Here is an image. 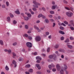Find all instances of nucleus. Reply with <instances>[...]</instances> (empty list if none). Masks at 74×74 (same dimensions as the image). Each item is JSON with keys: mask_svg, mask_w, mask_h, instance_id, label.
I'll return each mask as SVG.
<instances>
[{"mask_svg": "<svg viewBox=\"0 0 74 74\" xmlns=\"http://www.w3.org/2000/svg\"><path fill=\"white\" fill-rule=\"evenodd\" d=\"M66 14L67 16L70 18L73 16V13L70 11H69L68 12H66Z\"/></svg>", "mask_w": 74, "mask_h": 74, "instance_id": "nucleus-1", "label": "nucleus"}, {"mask_svg": "<svg viewBox=\"0 0 74 74\" xmlns=\"http://www.w3.org/2000/svg\"><path fill=\"white\" fill-rule=\"evenodd\" d=\"M35 40L36 41H40L41 40V37L40 36H36L35 38Z\"/></svg>", "mask_w": 74, "mask_h": 74, "instance_id": "nucleus-2", "label": "nucleus"}, {"mask_svg": "<svg viewBox=\"0 0 74 74\" xmlns=\"http://www.w3.org/2000/svg\"><path fill=\"white\" fill-rule=\"evenodd\" d=\"M36 67H37L38 70H41V66L40 65L38 64H35Z\"/></svg>", "mask_w": 74, "mask_h": 74, "instance_id": "nucleus-3", "label": "nucleus"}, {"mask_svg": "<svg viewBox=\"0 0 74 74\" xmlns=\"http://www.w3.org/2000/svg\"><path fill=\"white\" fill-rule=\"evenodd\" d=\"M49 70L52 69V67H55V65L53 64H52L51 65H49L48 66Z\"/></svg>", "mask_w": 74, "mask_h": 74, "instance_id": "nucleus-4", "label": "nucleus"}, {"mask_svg": "<svg viewBox=\"0 0 74 74\" xmlns=\"http://www.w3.org/2000/svg\"><path fill=\"white\" fill-rule=\"evenodd\" d=\"M56 67L57 70L58 71H60V64H56Z\"/></svg>", "mask_w": 74, "mask_h": 74, "instance_id": "nucleus-5", "label": "nucleus"}, {"mask_svg": "<svg viewBox=\"0 0 74 74\" xmlns=\"http://www.w3.org/2000/svg\"><path fill=\"white\" fill-rule=\"evenodd\" d=\"M26 45L29 48H31L32 47V44L30 42H27L26 43Z\"/></svg>", "mask_w": 74, "mask_h": 74, "instance_id": "nucleus-6", "label": "nucleus"}, {"mask_svg": "<svg viewBox=\"0 0 74 74\" xmlns=\"http://www.w3.org/2000/svg\"><path fill=\"white\" fill-rule=\"evenodd\" d=\"M58 25H59V26H62V25H63V26H64L65 27L66 26V25L63 23H61L59 21H58Z\"/></svg>", "mask_w": 74, "mask_h": 74, "instance_id": "nucleus-7", "label": "nucleus"}, {"mask_svg": "<svg viewBox=\"0 0 74 74\" xmlns=\"http://www.w3.org/2000/svg\"><path fill=\"white\" fill-rule=\"evenodd\" d=\"M56 54H53L52 55H50L49 56V59H53V57L54 56H56Z\"/></svg>", "mask_w": 74, "mask_h": 74, "instance_id": "nucleus-8", "label": "nucleus"}, {"mask_svg": "<svg viewBox=\"0 0 74 74\" xmlns=\"http://www.w3.org/2000/svg\"><path fill=\"white\" fill-rule=\"evenodd\" d=\"M25 14H26V15H27L28 17H29V18H30V17H32V14L30 13L26 12L25 13Z\"/></svg>", "mask_w": 74, "mask_h": 74, "instance_id": "nucleus-9", "label": "nucleus"}, {"mask_svg": "<svg viewBox=\"0 0 74 74\" xmlns=\"http://www.w3.org/2000/svg\"><path fill=\"white\" fill-rule=\"evenodd\" d=\"M65 8L66 10H67L71 11H73V8H71V9H70V8L67 7H65Z\"/></svg>", "mask_w": 74, "mask_h": 74, "instance_id": "nucleus-10", "label": "nucleus"}, {"mask_svg": "<svg viewBox=\"0 0 74 74\" xmlns=\"http://www.w3.org/2000/svg\"><path fill=\"white\" fill-rule=\"evenodd\" d=\"M14 12L15 14H16L18 15H19V14H20V12H19V9H17L15 11H14Z\"/></svg>", "mask_w": 74, "mask_h": 74, "instance_id": "nucleus-11", "label": "nucleus"}, {"mask_svg": "<svg viewBox=\"0 0 74 74\" xmlns=\"http://www.w3.org/2000/svg\"><path fill=\"white\" fill-rule=\"evenodd\" d=\"M6 20L7 22H10L11 21V18H10V17L9 16L7 17Z\"/></svg>", "mask_w": 74, "mask_h": 74, "instance_id": "nucleus-12", "label": "nucleus"}, {"mask_svg": "<svg viewBox=\"0 0 74 74\" xmlns=\"http://www.w3.org/2000/svg\"><path fill=\"white\" fill-rule=\"evenodd\" d=\"M36 60H42V58H41L39 56H38L36 57Z\"/></svg>", "mask_w": 74, "mask_h": 74, "instance_id": "nucleus-13", "label": "nucleus"}, {"mask_svg": "<svg viewBox=\"0 0 74 74\" xmlns=\"http://www.w3.org/2000/svg\"><path fill=\"white\" fill-rule=\"evenodd\" d=\"M56 7H57V5H56L52 6L51 7L52 10H55V9H56Z\"/></svg>", "mask_w": 74, "mask_h": 74, "instance_id": "nucleus-14", "label": "nucleus"}, {"mask_svg": "<svg viewBox=\"0 0 74 74\" xmlns=\"http://www.w3.org/2000/svg\"><path fill=\"white\" fill-rule=\"evenodd\" d=\"M44 22L45 23H48L49 22V20L47 18H46L44 21Z\"/></svg>", "mask_w": 74, "mask_h": 74, "instance_id": "nucleus-15", "label": "nucleus"}, {"mask_svg": "<svg viewBox=\"0 0 74 74\" xmlns=\"http://www.w3.org/2000/svg\"><path fill=\"white\" fill-rule=\"evenodd\" d=\"M59 45L57 44L54 46V48H55L57 49V48H59Z\"/></svg>", "mask_w": 74, "mask_h": 74, "instance_id": "nucleus-16", "label": "nucleus"}, {"mask_svg": "<svg viewBox=\"0 0 74 74\" xmlns=\"http://www.w3.org/2000/svg\"><path fill=\"white\" fill-rule=\"evenodd\" d=\"M31 66V65L30 64H27L25 65V67L26 68H29Z\"/></svg>", "mask_w": 74, "mask_h": 74, "instance_id": "nucleus-17", "label": "nucleus"}, {"mask_svg": "<svg viewBox=\"0 0 74 74\" xmlns=\"http://www.w3.org/2000/svg\"><path fill=\"white\" fill-rule=\"evenodd\" d=\"M60 52H64V49H59L58 50Z\"/></svg>", "mask_w": 74, "mask_h": 74, "instance_id": "nucleus-18", "label": "nucleus"}, {"mask_svg": "<svg viewBox=\"0 0 74 74\" xmlns=\"http://www.w3.org/2000/svg\"><path fill=\"white\" fill-rule=\"evenodd\" d=\"M0 44L2 45H4V42L2 40H0Z\"/></svg>", "mask_w": 74, "mask_h": 74, "instance_id": "nucleus-19", "label": "nucleus"}, {"mask_svg": "<svg viewBox=\"0 0 74 74\" xmlns=\"http://www.w3.org/2000/svg\"><path fill=\"white\" fill-rule=\"evenodd\" d=\"M12 55L13 58H15V57L16 56V54L14 52H13Z\"/></svg>", "mask_w": 74, "mask_h": 74, "instance_id": "nucleus-20", "label": "nucleus"}, {"mask_svg": "<svg viewBox=\"0 0 74 74\" xmlns=\"http://www.w3.org/2000/svg\"><path fill=\"white\" fill-rule=\"evenodd\" d=\"M33 6L34 8H38V6L37 5H36L34 4L33 5Z\"/></svg>", "mask_w": 74, "mask_h": 74, "instance_id": "nucleus-21", "label": "nucleus"}, {"mask_svg": "<svg viewBox=\"0 0 74 74\" xmlns=\"http://www.w3.org/2000/svg\"><path fill=\"white\" fill-rule=\"evenodd\" d=\"M23 37H28L29 35L26 34H24L23 35Z\"/></svg>", "mask_w": 74, "mask_h": 74, "instance_id": "nucleus-22", "label": "nucleus"}, {"mask_svg": "<svg viewBox=\"0 0 74 74\" xmlns=\"http://www.w3.org/2000/svg\"><path fill=\"white\" fill-rule=\"evenodd\" d=\"M18 60L20 62H21L23 60V58L20 57L18 58Z\"/></svg>", "mask_w": 74, "mask_h": 74, "instance_id": "nucleus-23", "label": "nucleus"}, {"mask_svg": "<svg viewBox=\"0 0 74 74\" xmlns=\"http://www.w3.org/2000/svg\"><path fill=\"white\" fill-rule=\"evenodd\" d=\"M6 5L7 7H9L10 5V3L8 1H6Z\"/></svg>", "mask_w": 74, "mask_h": 74, "instance_id": "nucleus-24", "label": "nucleus"}, {"mask_svg": "<svg viewBox=\"0 0 74 74\" xmlns=\"http://www.w3.org/2000/svg\"><path fill=\"white\" fill-rule=\"evenodd\" d=\"M69 44V43H67V44L68 47V48H73V46H71V45H68V44Z\"/></svg>", "mask_w": 74, "mask_h": 74, "instance_id": "nucleus-25", "label": "nucleus"}, {"mask_svg": "<svg viewBox=\"0 0 74 74\" xmlns=\"http://www.w3.org/2000/svg\"><path fill=\"white\" fill-rule=\"evenodd\" d=\"M59 33H60V34H65V33H64V32L62 31H59Z\"/></svg>", "mask_w": 74, "mask_h": 74, "instance_id": "nucleus-26", "label": "nucleus"}, {"mask_svg": "<svg viewBox=\"0 0 74 74\" xmlns=\"http://www.w3.org/2000/svg\"><path fill=\"white\" fill-rule=\"evenodd\" d=\"M13 23L14 25H15L17 23V21L16 20H14L13 21Z\"/></svg>", "mask_w": 74, "mask_h": 74, "instance_id": "nucleus-27", "label": "nucleus"}, {"mask_svg": "<svg viewBox=\"0 0 74 74\" xmlns=\"http://www.w3.org/2000/svg\"><path fill=\"white\" fill-rule=\"evenodd\" d=\"M5 69L7 71H8V70H9V68L8 67V66L7 65L5 67Z\"/></svg>", "mask_w": 74, "mask_h": 74, "instance_id": "nucleus-28", "label": "nucleus"}, {"mask_svg": "<svg viewBox=\"0 0 74 74\" xmlns=\"http://www.w3.org/2000/svg\"><path fill=\"white\" fill-rule=\"evenodd\" d=\"M64 66L65 69L66 70V69H67V66L66 64H64Z\"/></svg>", "mask_w": 74, "mask_h": 74, "instance_id": "nucleus-29", "label": "nucleus"}, {"mask_svg": "<svg viewBox=\"0 0 74 74\" xmlns=\"http://www.w3.org/2000/svg\"><path fill=\"white\" fill-rule=\"evenodd\" d=\"M70 23L72 25H73L74 24V21L73 20H71L70 21Z\"/></svg>", "mask_w": 74, "mask_h": 74, "instance_id": "nucleus-30", "label": "nucleus"}, {"mask_svg": "<svg viewBox=\"0 0 74 74\" xmlns=\"http://www.w3.org/2000/svg\"><path fill=\"white\" fill-rule=\"evenodd\" d=\"M60 74H64V71L63 69H61L60 71Z\"/></svg>", "mask_w": 74, "mask_h": 74, "instance_id": "nucleus-31", "label": "nucleus"}, {"mask_svg": "<svg viewBox=\"0 0 74 74\" xmlns=\"http://www.w3.org/2000/svg\"><path fill=\"white\" fill-rule=\"evenodd\" d=\"M70 41L69 39V38H67L65 41V42H69Z\"/></svg>", "mask_w": 74, "mask_h": 74, "instance_id": "nucleus-32", "label": "nucleus"}, {"mask_svg": "<svg viewBox=\"0 0 74 74\" xmlns=\"http://www.w3.org/2000/svg\"><path fill=\"white\" fill-rule=\"evenodd\" d=\"M24 19L25 21H28L29 20V18L27 17H24Z\"/></svg>", "mask_w": 74, "mask_h": 74, "instance_id": "nucleus-33", "label": "nucleus"}, {"mask_svg": "<svg viewBox=\"0 0 74 74\" xmlns=\"http://www.w3.org/2000/svg\"><path fill=\"white\" fill-rule=\"evenodd\" d=\"M34 29H36L37 30H38V28H39L38 27H37L36 25H34Z\"/></svg>", "mask_w": 74, "mask_h": 74, "instance_id": "nucleus-34", "label": "nucleus"}, {"mask_svg": "<svg viewBox=\"0 0 74 74\" xmlns=\"http://www.w3.org/2000/svg\"><path fill=\"white\" fill-rule=\"evenodd\" d=\"M34 29H36L37 30H38V28H39L38 27H37L36 25H34Z\"/></svg>", "mask_w": 74, "mask_h": 74, "instance_id": "nucleus-35", "label": "nucleus"}, {"mask_svg": "<svg viewBox=\"0 0 74 74\" xmlns=\"http://www.w3.org/2000/svg\"><path fill=\"white\" fill-rule=\"evenodd\" d=\"M25 27L26 29H29V26L27 25H25Z\"/></svg>", "mask_w": 74, "mask_h": 74, "instance_id": "nucleus-36", "label": "nucleus"}, {"mask_svg": "<svg viewBox=\"0 0 74 74\" xmlns=\"http://www.w3.org/2000/svg\"><path fill=\"white\" fill-rule=\"evenodd\" d=\"M12 63L13 64H16V62L14 60H13L12 61Z\"/></svg>", "mask_w": 74, "mask_h": 74, "instance_id": "nucleus-37", "label": "nucleus"}, {"mask_svg": "<svg viewBox=\"0 0 74 74\" xmlns=\"http://www.w3.org/2000/svg\"><path fill=\"white\" fill-rule=\"evenodd\" d=\"M56 56H54L53 57V60H56V59H57V58L56 57Z\"/></svg>", "mask_w": 74, "mask_h": 74, "instance_id": "nucleus-38", "label": "nucleus"}, {"mask_svg": "<svg viewBox=\"0 0 74 74\" xmlns=\"http://www.w3.org/2000/svg\"><path fill=\"white\" fill-rule=\"evenodd\" d=\"M37 3L36 0H34L33 1V3L34 4H37Z\"/></svg>", "mask_w": 74, "mask_h": 74, "instance_id": "nucleus-39", "label": "nucleus"}, {"mask_svg": "<svg viewBox=\"0 0 74 74\" xmlns=\"http://www.w3.org/2000/svg\"><path fill=\"white\" fill-rule=\"evenodd\" d=\"M10 15L11 18H14V15L11 13L10 14Z\"/></svg>", "mask_w": 74, "mask_h": 74, "instance_id": "nucleus-40", "label": "nucleus"}, {"mask_svg": "<svg viewBox=\"0 0 74 74\" xmlns=\"http://www.w3.org/2000/svg\"><path fill=\"white\" fill-rule=\"evenodd\" d=\"M60 29L62 30H63L64 29V27L62 26H60Z\"/></svg>", "mask_w": 74, "mask_h": 74, "instance_id": "nucleus-41", "label": "nucleus"}, {"mask_svg": "<svg viewBox=\"0 0 74 74\" xmlns=\"http://www.w3.org/2000/svg\"><path fill=\"white\" fill-rule=\"evenodd\" d=\"M50 13L51 14H55V12L53 11H51L50 12Z\"/></svg>", "mask_w": 74, "mask_h": 74, "instance_id": "nucleus-42", "label": "nucleus"}, {"mask_svg": "<svg viewBox=\"0 0 74 74\" xmlns=\"http://www.w3.org/2000/svg\"><path fill=\"white\" fill-rule=\"evenodd\" d=\"M32 10L34 11H37V9H36V8H33L32 9Z\"/></svg>", "mask_w": 74, "mask_h": 74, "instance_id": "nucleus-43", "label": "nucleus"}, {"mask_svg": "<svg viewBox=\"0 0 74 74\" xmlns=\"http://www.w3.org/2000/svg\"><path fill=\"white\" fill-rule=\"evenodd\" d=\"M2 7L3 8H6V6L5 5V4H3L2 5Z\"/></svg>", "mask_w": 74, "mask_h": 74, "instance_id": "nucleus-44", "label": "nucleus"}, {"mask_svg": "<svg viewBox=\"0 0 74 74\" xmlns=\"http://www.w3.org/2000/svg\"><path fill=\"white\" fill-rule=\"evenodd\" d=\"M48 16L49 17V18H52L53 17V15L51 14H49Z\"/></svg>", "mask_w": 74, "mask_h": 74, "instance_id": "nucleus-45", "label": "nucleus"}, {"mask_svg": "<svg viewBox=\"0 0 74 74\" xmlns=\"http://www.w3.org/2000/svg\"><path fill=\"white\" fill-rule=\"evenodd\" d=\"M45 33L46 36H48L49 34V32H46Z\"/></svg>", "mask_w": 74, "mask_h": 74, "instance_id": "nucleus-46", "label": "nucleus"}, {"mask_svg": "<svg viewBox=\"0 0 74 74\" xmlns=\"http://www.w3.org/2000/svg\"><path fill=\"white\" fill-rule=\"evenodd\" d=\"M64 37L63 36H62L61 38H60V40H64Z\"/></svg>", "mask_w": 74, "mask_h": 74, "instance_id": "nucleus-47", "label": "nucleus"}, {"mask_svg": "<svg viewBox=\"0 0 74 74\" xmlns=\"http://www.w3.org/2000/svg\"><path fill=\"white\" fill-rule=\"evenodd\" d=\"M37 74H42V72L40 71H37L36 72Z\"/></svg>", "mask_w": 74, "mask_h": 74, "instance_id": "nucleus-48", "label": "nucleus"}, {"mask_svg": "<svg viewBox=\"0 0 74 74\" xmlns=\"http://www.w3.org/2000/svg\"><path fill=\"white\" fill-rule=\"evenodd\" d=\"M42 14H40L38 15V18H40V17H42Z\"/></svg>", "mask_w": 74, "mask_h": 74, "instance_id": "nucleus-49", "label": "nucleus"}, {"mask_svg": "<svg viewBox=\"0 0 74 74\" xmlns=\"http://www.w3.org/2000/svg\"><path fill=\"white\" fill-rule=\"evenodd\" d=\"M8 52L9 53H11V50L10 49H9L8 50Z\"/></svg>", "mask_w": 74, "mask_h": 74, "instance_id": "nucleus-50", "label": "nucleus"}, {"mask_svg": "<svg viewBox=\"0 0 74 74\" xmlns=\"http://www.w3.org/2000/svg\"><path fill=\"white\" fill-rule=\"evenodd\" d=\"M70 39L71 40H74V38L72 36H71L70 37Z\"/></svg>", "mask_w": 74, "mask_h": 74, "instance_id": "nucleus-51", "label": "nucleus"}, {"mask_svg": "<svg viewBox=\"0 0 74 74\" xmlns=\"http://www.w3.org/2000/svg\"><path fill=\"white\" fill-rule=\"evenodd\" d=\"M28 39H29V40H32V37L30 36H28Z\"/></svg>", "mask_w": 74, "mask_h": 74, "instance_id": "nucleus-52", "label": "nucleus"}, {"mask_svg": "<svg viewBox=\"0 0 74 74\" xmlns=\"http://www.w3.org/2000/svg\"><path fill=\"white\" fill-rule=\"evenodd\" d=\"M52 71L53 72H55L56 71V68H53L52 69Z\"/></svg>", "mask_w": 74, "mask_h": 74, "instance_id": "nucleus-53", "label": "nucleus"}, {"mask_svg": "<svg viewBox=\"0 0 74 74\" xmlns=\"http://www.w3.org/2000/svg\"><path fill=\"white\" fill-rule=\"evenodd\" d=\"M29 72H30V73H32L33 72V69H31L29 70Z\"/></svg>", "mask_w": 74, "mask_h": 74, "instance_id": "nucleus-54", "label": "nucleus"}, {"mask_svg": "<svg viewBox=\"0 0 74 74\" xmlns=\"http://www.w3.org/2000/svg\"><path fill=\"white\" fill-rule=\"evenodd\" d=\"M64 23H65V24H66V25H68L69 23L67 22L66 21H64Z\"/></svg>", "mask_w": 74, "mask_h": 74, "instance_id": "nucleus-55", "label": "nucleus"}, {"mask_svg": "<svg viewBox=\"0 0 74 74\" xmlns=\"http://www.w3.org/2000/svg\"><path fill=\"white\" fill-rule=\"evenodd\" d=\"M40 61H41V60H38L36 61V63H40Z\"/></svg>", "mask_w": 74, "mask_h": 74, "instance_id": "nucleus-56", "label": "nucleus"}, {"mask_svg": "<svg viewBox=\"0 0 74 74\" xmlns=\"http://www.w3.org/2000/svg\"><path fill=\"white\" fill-rule=\"evenodd\" d=\"M70 28L71 29V30H74V27H70Z\"/></svg>", "mask_w": 74, "mask_h": 74, "instance_id": "nucleus-57", "label": "nucleus"}, {"mask_svg": "<svg viewBox=\"0 0 74 74\" xmlns=\"http://www.w3.org/2000/svg\"><path fill=\"white\" fill-rule=\"evenodd\" d=\"M47 73H51V71L49 70V69H47Z\"/></svg>", "mask_w": 74, "mask_h": 74, "instance_id": "nucleus-58", "label": "nucleus"}, {"mask_svg": "<svg viewBox=\"0 0 74 74\" xmlns=\"http://www.w3.org/2000/svg\"><path fill=\"white\" fill-rule=\"evenodd\" d=\"M49 20L50 21H51V22H54L55 21L53 19L51 18L49 19Z\"/></svg>", "mask_w": 74, "mask_h": 74, "instance_id": "nucleus-59", "label": "nucleus"}, {"mask_svg": "<svg viewBox=\"0 0 74 74\" xmlns=\"http://www.w3.org/2000/svg\"><path fill=\"white\" fill-rule=\"evenodd\" d=\"M36 5H39V6H40V5H41V4L40 3L38 2H37Z\"/></svg>", "mask_w": 74, "mask_h": 74, "instance_id": "nucleus-60", "label": "nucleus"}, {"mask_svg": "<svg viewBox=\"0 0 74 74\" xmlns=\"http://www.w3.org/2000/svg\"><path fill=\"white\" fill-rule=\"evenodd\" d=\"M25 50L24 49H21V52H25Z\"/></svg>", "mask_w": 74, "mask_h": 74, "instance_id": "nucleus-61", "label": "nucleus"}, {"mask_svg": "<svg viewBox=\"0 0 74 74\" xmlns=\"http://www.w3.org/2000/svg\"><path fill=\"white\" fill-rule=\"evenodd\" d=\"M63 2L64 3H65V4H67V2L66 1H65V0H64L63 1Z\"/></svg>", "mask_w": 74, "mask_h": 74, "instance_id": "nucleus-62", "label": "nucleus"}, {"mask_svg": "<svg viewBox=\"0 0 74 74\" xmlns=\"http://www.w3.org/2000/svg\"><path fill=\"white\" fill-rule=\"evenodd\" d=\"M55 25H56V23H53V27H55Z\"/></svg>", "mask_w": 74, "mask_h": 74, "instance_id": "nucleus-63", "label": "nucleus"}, {"mask_svg": "<svg viewBox=\"0 0 74 74\" xmlns=\"http://www.w3.org/2000/svg\"><path fill=\"white\" fill-rule=\"evenodd\" d=\"M16 44H17L16 42H14L13 44V45L14 46H15V45H16Z\"/></svg>", "mask_w": 74, "mask_h": 74, "instance_id": "nucleus-64", "label": "nucleus"}]
</instances>
